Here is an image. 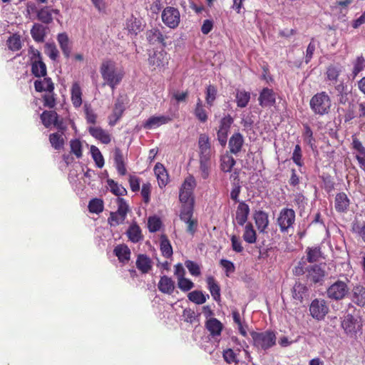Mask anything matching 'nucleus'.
I'll use <instances>...</instances> for the list:
<instances>
[{"label":"nucleus","mask_w":365,"mask_h":365,"mask_svg":"<svg viewBox=\"0 0 365 365\" xmlns=\"http://www.w3.org/2000/svg\"><path fill=\"white\" fill-rule=\"evenodd\" d=\"M365 68V58L362 55L357 56V58L353 61V70L351 75L353 78L364 69Z\"/></svg>","instance_id":"50"},{"label":"nucleus","mask_w":365,"mask_h":365,"mask_svg":"<svg viewBox=\"0 0 365 365\" xmlns=\"http://www.w3.org/2000/svg\"><path fill=\"white\" fill-rule=\"evenodd\" d=\"M292 159L293 162L299 167H302L304 164L302 160V148L299 144L296 145L294 147Z\"/></svg>","instance_id":"60"},{"label":"nucleus","mask_w":365,"mask_h":365,"mask_svg":"<svg viewBox=\"0 0 365 365\" xmlns=\"http://www.w3.org/2000/svg\"><path fill=\"white\" fill-rule=\"evenodd\" d=\"M155 174L157 176L160 187L165 186L168 182V175L164 166L157 163L154 168Z\"/></svg>","instance_id":"39"},{"label":"nucleus","mask_w":365,"mask_h":365,"mask_svg":"<svg viewBox=\"0 0 365 365\" xmlns=\"http://www.w3.org/2000/svg\"><path fill=\"white\" fill-rule=\"evenodd\" d=\"M136 267L143 274L148 273L153 267V262L151 259L145 254H140L138 255L136 262Z\"/></svg>","instance_id":"21"},{"label":"nucleus","mask_w":365,"mask_h":365,"mask_svg":"<svg viewBox=\"0 0 365 365\" xmlns=\"http://www.w3.org/2000/svg\"><path fill=\"white\" fill-rule=\"evenodd\" d=\"M199 156H211V144L207 135L202 133L198 138Z\"/></svg>","instance_id":"23"},{"label":"nucleus","mask_w":365,"mask_h":365,"mask_svg":"<svg viewBox=\"0 0 365 365\" xmlns=\"http://www.w3.org/2000/svg\"><path fill=\"white\" fill-rule=\"evenodd\" d=\"M125 106L122 98H118L115 102L113 113L108 116V124L110 126L115 125L122 117Z\"/></svg>","instance_id":"14"},{"label":"nucleus","mask_w":365,"mask_h":365,"mask_svg":"<svg viewBox=\"0 0 365 365\" xmlns=\"http://www.w3.org/2000/svg\"><path fill=\"white\" fill-rule=\"evenodd\" d=\"M250 207L244 201L240 202L237 206L236 211L235 220L237 224L243 226L247 220L250 214Z\"/></svg>","instance_id":"22"},{"label":"nucleus","mask_w":365,"mask_h":365,"mask_svg":"<svg viewBox=\"0 0 365 365\" xmlns=\"http://www.w3.org/2000/svg\"><path fill=\"white\" fill-rule=\"evenodd\" d=\"M196 182L192 175L187 177L180 190L179 199L184 206H192L194 208L193 190Z\"/></svg>","instance_id":"6"},{"label":"nucleus","mask_w":365,"mask_h":365,"mask_svg":"<svg viewBox=\"0 0 365 365\" xmlns=\"http://www.w3.org/2000/svg\"><path fill=\"white\" fill-rule=\"evenodd\" d=\"M171 120L172 118L167 115H153L143 123V128L149 130L153 129L166 124Z\"/></svg>","instance_id":"18"},{"label":"nucleus","mask_w":365,"mask_h":365,"mask_svg":"<svg viewBox=\"0 0 365 365\" xmlns=\"http://www.w3.org/2000/svg\"><path fill=\"white\" fill-rule=\"evenodd\" d=\"M58 14V10L49 6H43L37 11V19L43 24H48L53 21V14Z\"/></svg>","instance_id":"25"},{"label":"nucleus","mask_w":365,"mask_h":365,"mask_svg":"<svg viewBox=\"0 0 365 365\" xmlns=\"http://www.w3.org/2000/svg\"><path fill=\"white\" fill-rule=\"evenodd\" d=\"M158 288L163 294H172L175 289V282L170 277L163 275L160 277Z\"/></svg>","instance_id":"24"},{"label":"nucleus","mask_w":365,"mask_h":365,"mask_svg":"<svg viewBox=\"0 0 365 365\" xmlns=\"http://www.w3.org/2000/svg\"><path fill=\"white\" fill-rule=\"evenodd\" d=\"M110 192L116 196H123L127 194L126 189L121 185L118 184L112 179L107 180Z\"/></svg>","instance_id":"49"},{"label":"nucleus","mask_w":365,"mask_h":365,"mask_svg":"<svg viewBox=\"0 0 365 365\" xmlns=\"http://www.w3.org/2000/svg\"><path fill=\"white\" fill-rule=\"evenodd\" d=\"M352 302L359 307L365 306V287L358 284L352 289Z\"/></svg>","instance_id":"29"},{"label":"nucleus","mask_w":365,"mask_h":365,"mask_svg":"<svg viewBox=\"0 0 365 365\" xmlns=\"http://www.w3.org/2000/svg\"><path fill=\"white\" fill-rule=\"evenodd\" d=\"M198 317L199 314L197 315L195 312L191 309H185L182 312V317L184 321L190 324L198 322Z\"/></svg>","instance_id":"56"},{"label":"nucleus","mask_w":365,"mask_h":365,"mask_svg":"<svg viewBox=\"0 0 365 365\" xmlns=\"http://www.w3.org/2000/svg\"><path fill=\"white\" fill-rule=\"evenodd\" d=\"M193 207L192 206H184L182 207L180 218L187 225L186 231L191 235H194L198 227V221L193 218Z\"/></svg>","instance_id":"9"},{"label":"nucleus","mask_w":365,"mask_h":365,"mask_svg":"<svg viewBox=\"0 0 365 365\" xmlns=\"http://www.w3.org/2000/svg\"><path fill=\"white\" fill-rule=\"evenodd\" d=\"M232 123L233 118L230 115L222 118L220 121L217 136L222 146H225L227 143L228 132Z\"/></svg>","instance_id":"11"},{"label":"nucleus","mask_w":365,"mask_h":365,"mask_svg":"<svg viewBox=\"0 0 365 365\" xmlns=\"http://www.w3.org/2000/svg\"><path fill=\"white\" fill-rule=\"evenodd\" d=\"M31 72L36 77H44L46 76V66L42 59L34 60L31 63Z\"/></svg>","instance_id":"41"},{"label":"nucleus","mask_w":365,"mask_h":365,"mask_svg":"<svg viewBox=\"0 0 365 365\" xmlns=\"http://www.w3.org/2000/svg\"><path fill=\"white\" fill-rule=\"evenodd\" d=\"M100 72L104 81L103 84L109 86L113 91L120 84L125 75L123 69L118 67L116 63L110 59L102 62Z\"/></svg>","instance_id":"1"},{"label":"nucleus","mask_w":365,"mask_h":365,"mask_svg":"<svg viewBox=\"0 0 365 365\" xmlns=\"http://www.w3.org/2000/svg\"><path fill=\"white\" fill-rule=\"evenodd\" d=\"M222 356L225 361L228 364L238 363L237 354L232 349H227L226 350H224Z\"/></svg>","instance_id":"62"},{"label":"nucleus","mask_w":365,"mask_h":365,"mask_svg":"<svg viewBox=\"0 0 365 365\" xmlns=\"http://www.w3.org/2000/svg\"><path fill=\"white\" fill-rule=\"evenodd\" d=\"M243 240L249 243L254 244L257 241V233L251 222H248L245 226V230L242 235Z\"/></svg>","instance_id":"43"},{"label":"nucleus","mask_w":365,"mask_h":365,"mask_svg":"<svg viewBox=\"0 0 365 365\" xmlns=\"http://www.w3.org/2000/svg\"><path fill=\"white\" fill-rule=\"evenodd\" d=\"M41 119L44 126L48 128L56 124L58 115L55 111H43L41 115Z\"/></svg>","instance_id":"44"},{"label":"nucleus","mask_w":365,"mask_h":365,"mask_svg":"<svg viewBox=\"0 0 365 365\" xmlns=\"http://www.w3.org/2000/svg\"><path fill=\"white\" fill-rule=\"evenodd\" d=\"M307 291V286L299 282H297L292 288V297L294 299L302 302Z\"/></svg>","instance_id":"42"},{"label":"nucleus","mask_w":365,"mask_h":365,"mask_svg":"<svg viewBox=\"0 0 365 365\" xmlns=\"http://www.w3.org/2000/svg\"><path fill=\"white\" fill-rule=\"evenodd\" d=\"M71 150V152L76 156V158H79L82 155V145L80 140H72L70 142Z\"/></svg>","instance_id":"64"},{"label":"nucleus","mask_w":365,"mask_h":365,"mask_svg":"<svg viewBox=\"0 0 365 365\" xmlns=\"http://www.w3.org/2000/svg\"><path fill=\"white\" fill-rule=\"evenodd\" d=\"M187 297L190 301L196 304H202L209 298V295H205L202 291L195 290L190 292Z\"/></svg>","instance_id":"48"},{"label":"nucleus","mask_w":365,"mask_h":365,"mask_svg":"<svg viewBox=\"0 0 365 365\" xmlns=\"http://www.w3.org/2000/svg\"><path fill=\"white\" fill-rule=\"evenodd\" d=\"M350 205V200L345 192L337 193L334 200V207L336 212H346Z\"/></svg>","instance_id":"17"},{"label":"nucleus","mask_w":365,"mask_h":365,"mask_svg":"<svg viewBox=\"0 0 365 365\" xmlns=\"http://www.w3.org/2000/svg\"><path fill=\"white\" fill-rule=\"evenodd\" d=\"M311 316L318 320H323L329 312V307L327 302L322 299H314L309 306Z\"/></svg>","instance_id":"10"},{"label":"nucleus","mask_w":365,"mask_h":365,"mask_svg":"<svg viewBox=\"0 0 365 365\" xmlns=\"http://www.w3.org/2000/svg\"><path fill=\"white\" fill-rule=\"evenodd\" d=\"M236 103L240 108H245L247 106L250 100V93L246 91L237 90L236 92Z\"/></svg>","instance_id":"47"},{"label":"nucleus","mask_w":365,"mask_h":365,"mask_svg":"<svg viewBox=\"0 0 365 365\" xmlns=\"http://www.w3.org/2000/svg\"><path fill=\"white\" fill-rule=\"evenodd\" d=\"M207 289H209L213 299L216 302L220 301V287L213 276H208L206 278Z\"/></svg>","instance_id":"28"},{"label":"nucleus","mask_w":365,"mask_h":365,"mask_svg":"<svg viewBox=\"0 0 365 365\" xmlns=\"http://www.w3.org/2000/svg\"><path fill=\"white\" fill-rule=\"evenodd\" d=\"M160 249L163 257L170 258L173 256V251L170 240L165 235H161L160 238Z\"/></svg>","instance_id":"38"},{"label":"nucleus","mask_w":365,"mask_h":365,"mask_svg":"<svg viewBox=\"0 0 365 365\" xmlns=\"http://www.w3.org/2000/svg\"><path fill=\"white\" fill-rule=\"evenodd\" d=\"M341 73V66L340 65L331 64L327 68L326 77L327 81L332 84H336L339 81V77Z\"/></svg>","instance_id":"31"},{"label":"nucleus","mask_w":365,"mask_h":365,"mask_svg":"<svg viewBox=\"0 0 365 365\" xmlns=\"http://www.w3.org/2000/svg\"><path fill=\"white\" fill-rule=\"evenodd\" d=\"M185 265L192 276H200L201 274L199 264L192 260H186Z\"/></svg>","instance_id":"61"},{"label":"nucleus","mask_w":365,"mask_h":365,"mask_svg":"<svg viewBox=\"0 0 365 365\" xmlns=\"http://www.w3.org/2000/svg\"><path fill=\"white\" fill-rule=\"evenodd\" d=\"M34 87L37 92H53L54 85L50 78H44L34 81Z\"/></svg>","instance_id":"33"},{"label":"nucleus","mask_w":365,"mask_h":365,"mask_svg":"<svg viewBox=\"0 0 365 365\" xmlns=\"http://www.w3.org/2000/svg\"><path fill=\"white\" fill-rule=\"evenodd\" d=\"M82 171L83 173L77 174L69 170L68 179L71 183L76 182V178L79 180V182L75 185V190L80 198L83 200L89 195L91 191V176L89 168H87L86 171L82 168Z\"/></svg>","instance_id":"2"},{"label":"nucleus","mask_w":365,"mask_h":365,"mask_svg":"<svg viewBox=\"0 0 365 365\" xmlns=\"http://www.w3.org/2000/svg\"><path fill=\"white\" fill-rule=\"evenodd\" d=\"M220 264L224 269L227 277H229L230 274L233 273L235 271L234 263L230 260L222 259L220 261Z\"/></svg>","instance_id":"63"},{"label":"nucleus","mask_w":365,"mask_h":365,"mask_svg":"<svg viewBox=\"0 0 365 365\" xmlns=\"http://www.w3.org/2000/svg\"><path fill=\"white\" fill-rule=\"evenodd\" d=\"M162 225L161 220L156 216L150 217L148 220V227L150 232L158 231Z\"/></svg>","instance_id":"57"},{"label":"nucleus","mask_w":365,"mask_h":365,"mask_svg":"<svg viewBox=\"0 0 365 365\" xmlns=\"http://www.w3.org/2000/svg\"><path fill=\"white\" fill-rule=\"evenodd\" d=\"M148 63L154 69L164 68L168 64V53L164 50L154 51L149 56Z\"/></svg>","instance_id":"13"},{"label":"nucleus","mask_w":365,"mask_h":365,"mask_svg":"<svg viewBox=\"0 0 365 365\" xmlns=\"http://www.w3.org/2000/svg\"><path fill=\"white\" fill-rule=\"evenodd\" d=\"M250 336L253 346L257 349L267 350L276 344L277 337L273 331L267 330L261 332L252 331L250 332Z\"/></svg>","instance_id":"3"},{"label":"nucleus","mask_w":365,"mask_h":365,"mask_svg":"<svg viewBox=\"0 0 365 365\" xmlns=\"http://www.w3.org/2000/svg\"><path fill=\"white\" fill-rule=\"evenodd\" d=\"M322 257L320 247H308L307 249V259L309 262L313 263L317 262Z\"/></svg>","instance_id":"51"},{"label":"nucleus","mask_w":365,"mask_h":365,"mask_svg":"<svg viewBox=\"0 0 365 365\" xmlns=\"http://www.w3.org/2000/svg\"><path fill=\"white\" fill-rule=\"evenodd\" d=\"M113 253L121 263L125 264L130 260V250L125 244L118 245L115 247Z\"/></svg>","instance_id":"26"},{"label":"nucleus","mask_w":365,"mask_h":365,"mask_svg":"<svg viewBox=\"0 0 365 365\" xmlns=\"http://www.w3.org/2000/svg\"><path fill=\"white\" fill-rule=\"evenodd\" d=\"M63 133H52L49 136L50 143L55 149L59 150L63 147L64 140Z\"/></svg>","instance_id":"53"},{"label":"nucleus","mask_w":365,"mask_h":365,"mask_svg":"<svg viewBox=\"0 0 365 365\" xmlns=\"http://www.w3.org/2000/svg\"><path fill=\"white\" fill-rule=\"evenodd\" d=\"M126 234L128 239L133 243H137L143 238L140 227L136 223L130 225Z\"/></svg>","instance_id":"36"},{"label":"nucleus","mask_w":365,"mask_h":365,"mask_svg":"<svg viewBox=\"0 0 365 365\" xmlns=\"http://www.w3.org/2000/svg\"><path fill=\"white\" fill-rule=\"evenodd\" d=\"M193 113H194L195 118L200 123H204L208 119L207 112L205 110V106L202 104V101L200 98H198L197 100V103H196Z\"/></svg>","instance_id":"37"},{"label":"nucleus","mask_w":365,"mask_h":365,"mask_svg":"<svg viewBox=\"0 0 365 365\" xmlns=\"http://www.w3.org/2000/svg\"><path fill=\"white\" fill-rule=\"evenodd\" d=\"M309 105L315 114L324 115L329 112L331 103L329 95L322 91L312 97Z\"/></svg>","instance_id":"4"},{"label":"nucleus","mask_w":365,"mask_h":365,"mask_svg":"<svg viewBox=\"0 0 365 365\" xmlns=\"http://www.w3.org/2000/svg\"><path fill=\"white\" fill-rule=\"evenodd\" d=\"M357 323V319L352 314H348L341 322V327L346 334H353L356 332Z\"/></svg>","instance_id":"32"},{"label":"nucleus","mask_w":365,"mask_h":365,"mask_svg":"<svg viewBox=\"0 0 365 365\" xmlns=\"http://www.w3.org/2000/svg\"><path fill=\"white\" fill-rule=\"evenodd\" d=\"M44 52L53 61L57 60L59 55V51L53 43H46Z\"/></svg>","instance_id":"55"},{"label":"nucleus","mask_w":365,"mask_h":365,"mask_svg":"<svg viewBox=\"0 0 365 365\" xmlns=\"http://www.w3.org/2000/svg\"><path fill=\"white\" fill-rule=\"evenodd\" d=\"M117 203L118 210L116 212L119 214V216L120 217V221L123 222L125 220L126 217L127 213L129 210V207L123 198L118 197L117 199Z\"/></svg>","instance_id":"54"},{"label":"nucleus","mask_w":365,"mask_h":365,"mask_svg":"<svg viewBox=\"0 0 365 365\" xmlns=\"http://www.w3.org/2000/svg\"><path fill=\"white\" fill-rule=\"evenodd\" d=\"M295 221L296 214L294 210L292 208L284 207L279 212L277 225L282 233L288 234L290 230H293Z\"/></svg>","instance_id":"5"},{"label":"nucleus","mask_w":365,"mask_h":365,"mask_svg":"<svg viewBox=\"0 0 365 365\" xmlns=\"http://www.w3.org/2000/svg\"><path fill=\"white\" fill-rule=\"evenodd\" d=\"M244 144V138L240 133H235L229 140V148L230 153L237 155L241 150Z\"/></svg>","instance_id":"20"},{"label":"nucleus","mask_w":365,"mask_h":365,"mask_svg":"<svg viewBox=\"0 0 365 365\" xmlns=\"http://www.w3.org/2000/svg\"><path fill=\"white\" fill-rule=\"evenodd\" d=\"M258 101L262 107H271L276 102L275 93L271 88H264L259 93Z\"/></svg>","instance_id":"15"},{"label":"nucleus","mask_w":365,"mask_h":365,"mask_svg":"<svg viewBox=\"0 0 365 365\" xmlns=\"http://www.w3.org/2000/svg\"><path fill=\"white\" fill-rule=\"evenodd\" d=\"M255 224L259 232H264L269 225V217L267 212L259 210L254 215Z\"/></svg>","instance_id":"27"},{"label":"nucleus","mask_w":365,"mask_h":365,"mask_svg":"<svg viewBox=\"0 0 365 365\" xmlns=\"http://www.w3.org/2000/svg\"><path fill=\"white\" fill-rule=\"evenodd\" d=\"M307 278L314 284L323 281L325 277V270L322 264H314L306 268Z\"/></svg>","instance_id":"12"},{"label":"nucleus","mask_w":365,"mask_h":365,"mask_svg":"<svg viewBox=\"0 0 365 365\" xmlns=\"http://www.w3.org/2000/svg\"><path fill=\"white\" fill-rule=\"evenodd\" d=\"M8 47L10 50L16 51L21 48V42L19 36L13 35L7 41Z\"/></svg>","instance_id":"59"},{"label":"nucleus","mask_w":365,"mask_h":365,"mask_svg":"<svg viewBox=\"0 0 365 365\" xmlns=\"http://www.w3.org/2000/svg\"><path fill=\"white\" fill-rule=\"evenodd\" d=\"M93 137L103 144H108L111 140V135L108 131L101 127L93 128Z\"/></svg>","instance_id":"40"},{"label":"nucleus","mask_w":365,"mask_h":365,"mask_svg":"<svg viewBox=\"0 0 365 365\" xmlns=\"http://www.w3.org/2000/svg\"><path fill=\"white\" fill-rule=\"evenodd\" d=\"M46 28L40 24H34L31 29V35L34 40L38 43L44 41Z\"/></svg>","instance_id":"35"},{"label":"nucleus","mask_w":365,"mask_h":365,"mask_svg":"<svg viewBox=\"0 0 365 365\" xmlns=\"http://www.w3.org/2000/svg\"><path fill=\"white\" fill-rule=\"evenodd\" d=\"M205 327L212 336H216L221 334L223 325L217 319L210 318L205 322Z\"/></svg>","instance_id":"30"},{"label":"nucleus","mask_w":365,"mask_h":365,"mask_svg":"<svg viewBox=\"0 0 365 365\" xmlns=\"http://www.w3.org/2000/svg\"><path fill=\"white\" fill-rule=\"evenodd\" d=\"M178 287L181 291L185 292L194 287V283L190 279L184 277L178 279Z\"/></svg>","instance_id":"58"},{"label":"nucleus","mask_w":365,"mask_h":365,"mask_svg":"<svg viewBox=\"0 0 365 365\" xmlns=\"http://www.w3.org/2000/svg\"><path fill=\"white\" fill-rule=\"evenodd\" d=\"M217 93V90L215 86L210 84L207 86L205 101L210 107L213 106L214 101L216 99Z\"/></svg>","instance_id":"52"},{"label":"nucleus","mask_w":365,"mask_h":365,"mask_svg":"<svg viewBox=\"0 0 365 365\" xmlns=\"http://www.w3.org/2000/svg\"><path fill=\"white\" fill-rule=\"evenodd\" d=\"M348 282L347 279L346 281L337 279L332 283L327 289V297L335 301L344 299L349 293Z\"/></svg>","instance_id":"7"},{"label":"nucleus","mask_w":365,"mask_h":365,"mask_svg":"<svg viewBox=\"0 0 365 365\" xmlns=\"http://www.w3.org/2000/svg\"><path fill=\"white\" fill-rule=\"evenodd\" d=\"M71 101L73 106L76 108L80 107L82 104V92L81 88L78 83H74L71 88Z\"/></svg>","instance_id":"45"},{"label":"nucleus","mask_w":365,"mask_h":365,"mask_svg":"<svg viewBox=\"0 0 365 365\" xmlns=\"http://www.w3.org/2000/svg\"><path fill=\"white\" fill-rule=\"evenodd\" d=\"M211 156H199V173L203 180L209 178L212 170Z\"/></svg>","instance_id":"19"},{"label":"nucleus","mask_w":365,"mask_h":365,"mask_svg":"<svg viewBox=\"0 0 365 365\" xmlns=\"http://www.w3.org/2000/svg\"><path fill=\"white\" fill-rule=\"evenodd\" d=\"M145 35L149 43L153 45L161 44L163 46H166V43L165 41L166 37L163 34L159 29L152 28L146 31Z\"/></svg>","instance_id":"16"},{"label":"nucleus","mask_w":365,"mask_h":365,"mask_svg":"<svg viewBox=\"0 0 365 365\" xmlns=\"http://www.w3.org/2000/svg\"><path fill=\"white\" fill-rule=\"evenodd\" d=\"M161 19L163 24L170 29H176L180 23V13L173 6H166L162 11Z\"/></svg>","instance_id":"8"},{"label":"nucleus","mask_w":365,"mask_h":365,"mask_svg":"<svg viewBox=\"0 0 365 365\" xmlns=\"http://www.w3.org/2000/svg\"><path fill=\"white\" fill-rule=\"evenodd\" d=\"M57 41L61 49L66 58H68L71 55V48L70 46L69 38L66 33H61L57 36Z\"/></svg>","instance_id":"34"},{"label":"nucleus","mask_w":365,"mask_h":365,"mask_svg":"<svg viewBox=\"0 0 365 365\" xmlns=\"http://www.w3.org/2000/svg\"><path fill=\"white\" fill-rule=\"evenodd\" d=\"M236 161L234 158L228 154H225L221 157L220 168L225 173L230 172L235 165Z\"/></svg>","instance_id":"46"}]
</instances>
